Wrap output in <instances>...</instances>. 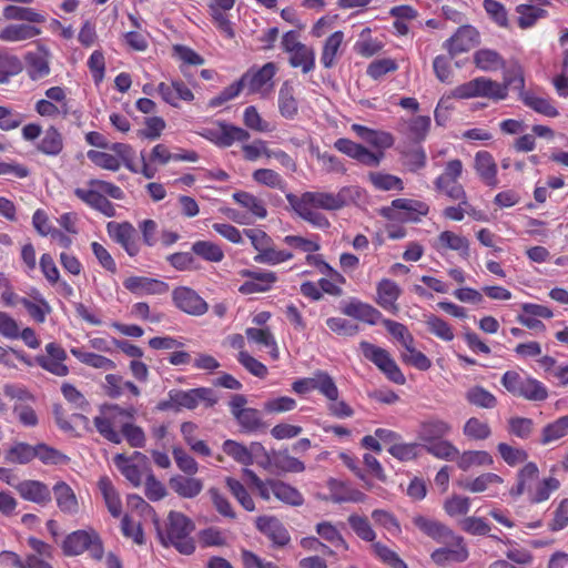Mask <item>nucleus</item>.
Masks as SVG:
<instances>
[{
	"label": "nucleus",
	"instance_id": "36",
	"mask_svg": "<svg viewBox=\"0 0 568 568\" xmlns=\"http://www.w3.org/2000/svg\"><path fill=\"white\" fill-rule=\"evenodd\" d=\"M566 435H568V415L559 417L555 422L546 425L541 430L540 443L542 445H548L561 439Z\"/></svg>",
	"mask_w": 568,
	"mask_h": 568
},
{
	"label": "nucleus",
	"instance_id": "28",
	"mask_svg": "<svg viewBox=\"0 0 568 568\" xmlns=\"http://www.w3.org/2000/svg\"><path fill=\"white\" fill-rule=\"evenodd\" d=\"M278 110L285 119H294L298 113V102L294 95V88L284 82L278 91Z\"/></svg>",
	"mask_w": 568,
	"mask_h": 568
},
{
	"label": "nucleus",
	"instance_id": "12",
	"mask_svg": "<svg viewBox=\"0 0 568 568\" xmlns=\"http://www.w3.org/2000/svg\"><path fill=\"white\" fill-rule=\"evenodd\" d=\"M123 285L135 295H162L169 292L168 283L144 276L128 277Z\"/></svg>",
	"mask_w": 568,
	"mask_h": 568
},
{
	"label": "nucleus",
	"instance_id": "52",
	"mask_svg": "<svg viewBox=\"0 0 568 568\" xmlns=\"http://www.w3.org/2000/svg\"><path fill=\"white\" fill-rule=\"evenodd\" d=\"M474 62L477 68L484 71H494L504 63L503 58L494 50L481 49L474 55Z\"/></svg>",
	"mask_w": 568,
	"mask_h": 568
},
{
	"label": "nucleus",
	"instance_id": "35",
	"mask_svg": "<svg viewBox=\"0 0 568 568\" xmlns=\"http://www.w3.org/2000/svg\"><path fill=\"white\" fill-rule=\"evenodd\" d=\"M3 17L7 20H21L31 23H42L45 21V17L34 9L18 6H7L3 9Z\"/></svg>",
	"mask_w": 568,
	"mask_h": 568
},
{
	"label": "nucleus",
	"instance_id": "1",
	"mask_svg": "<svg viewBox=\"0 0 568 568\" xmlns=\"http://www.w3.org/2000/svg\"><path fill=\"white\" fill-rule=\"evenodd\" d=\"M194 523L184 514L170 511L166 521V530H159V538L164 547H174L180 554L190 556L195 551V541L191 537L194 531Z\"/></svg>",
	"mask_w": 568,
	"mask_h": 568
},
{
	"label": "nucleus",
	"instance_id": "18",
	"mask_svg": "<svg viewBox=\"0 0 568 568\" xmlns=\"http://www.w3.org/2000/svg\"><path fill=\"white\" fill-rule=\"evenodd\" d=\"M50 52L42 45L26 55L28 73L32 80H40L50 73Z\"/></svg>",
	"mask_w": 568,
	"mask_h": 568
},
{
	"label": "nucleus",
	"instance_id": "44",
	"mask_svg": "<svg viewBox=\"0 0 568 568\" xmlns=\"http://www.w3.org/2000/svg\"><path fill=\"white\" fill-rule=\"evenodd\" d=\"M404 164L412 172H416L426 165V153L423 148L415 143V145L404 146L402 150Z\"/></svg>",
	"mask_w": 568,
	"mask_h": 568
},
{
	"label": "nucleus",
	"instance_id": "30",
	"mask_svg": "<svg viewBox=\"0 0 568 568\" xmlns=\"http://www.w3.org/2000/svg\"><path fill=\"white\" fill-rule=\"evenodd\" d=\"M465 398L470 405L483 409H493L498 404L496 396L479 385L469 387Z\"/></svg>",
	"mask_w": 568,
	"mask_h": 568
},
{
	"label": "nucleus",
	"instance_id": "53",
	"mask_svg": "<svg viewBox=\"0 0 568 568\" xmlns=\"http://www.w3.org/2000/svg\"><path fill=\"white\" fill-rule=\"evenodd\" d=\"M36 458H39L45 465H63L70 460L67 455L43 443L36 445Z\"/></svg>",
	"mask_w": 568,
	"mask_h": 568
},
{
	"label": "nucleus",
	"instance_id": "58",
	"mask_svg": "<svg viewBox=\"0 0 568 568\" xmlns=\"http://www.w3.org/2000/svg\"><path fill=\"white\" fill-rule=\"evenodd\" d=\"M235 419L245 433L256 432L263 426L260 412L255 408H247L246 410L239 412Z\"/></svg>",
	"mask_w": 568,
	"mask_h": 568
},
{
	"label": "nucleus",
	"instance_id": "42",
	"mask_svg": "<svg viewBox=\"0 0 568 568\" xmlns=\"http://www.w3.org/2000/svg\"><path fill=\"white\" fill-rule=\"evenodd\" d=\"M343 40L344 34L342 31H336L326 39L321 57V62L325 68H332L334 65L336 54Z\"/></svg>",
	"mask_w": 568,
	"mask_h": 568
},
{
	"label": "nucleus",
	"instance_id": "7",
	"mask_svg": "<svg viewBox=\"0 0 568 568\" xmlns=\"http://www.w3.org/2000/svg\"><path fill=\"white\" fill-rule=\"evenodd\" d=\"M172 300L180 311L189 315L201 316L209 310L207 303L190 287L180 286L174 288Z\"/></svg>",
	"mask_w": 568,
	"mask_h": 568
},
{
	"label": "nucleus",
	"instance_id": "27",
	"mask_svg": "<svg viewBox=\"0 0 568 568\" xmlns=\"http://www.w3.org/2000/svg\"><path fill=\"white\" fill-rule=\"evenodd\" d=\"M268 485L273 495L281 501L291 506H301L304 503L302 494L293 486L281 481L270 479Z\"/></svg>",
	"mask_w": 568,
	"mask_h": 568
},
{
	"label": "nucleus",
	"instance_id": "23",
	"mask_svg": "<svg viewBox=\"0 0 568 568\" xmlns=\"http://www.w3.org/2000/svg\"><path fill=\"white\" fill-rule=\"evenodd\" d=\"M475 170L480 176L483 182L488 186H496L497 181V165L493 155L487 151H480L475 155Z\"/></svg>",
	"mask_w": 568,
	"mask_h": 568
},
{
	"label": "nucleus",
	"instance_id": "47",
	"mask_svg": "<svg viewBox=\"0 0 568 568\" xmlns=\"http://www.w3.org/2000/svg\"><path fill=\"white\" fill-rule=\"evenodd\" d=\"M222 449L227 456L242 465L253 464L252 452H248V448L239 442L227 439L223 443Z\"/></svg>",
	"mask_w": 568,
	"mask_h": 568
},
{
	"label": "nucleus",
	"instance_id": "6",
	"mask_svg": "<svg viewBox=\"0 0 568 568\" xmlns=\"http://www.w3.org/2000/svg\"><path fill=\"white\" fill-rule=\"evenodd\" d=\"M169 397L176 408L194 409L200 403H204L207 407L216 404L217 398L214 390L206 387L193 388L190 390H170Z\"/></svg>",
	"mask_w": 568,
	"mask_h": 568
},
{
	"label": "nucleus",
	"instance_id": "39",
	"mask_svg": "<svg viewBox=\"0 0 568 568\" xmlns=\"http://www.w3.org/2000/svg\"><path fill=\"white\" fill-rule=\"evenodd\" d=\"M288 61L293 68H301L303 73H308L315 67V52L305 44L304 47H298L295 52L291 53Z\"/></svg>",
	"mask_w": 568,
	"mask_h": 568
},
{
	"label": "nucleus",
	"instance_id": "56",
	"mask_svg": "<svg viewBox=\"0 0 568 568\" xmlns=\"http://www.w3.org/2000/svg\"><path fill=\"white\" fill-rule=\"evenodd\" d=\"M518 17V24L521 29L530 28L536 21L542 18L546 11L541 8L531 4H519L516 8Z\"/></svg>",
	"mask_w": 568,
	"mask_h": 568
},
{
	"label": "nucleus",
	"instance_id": "25",
	"mask_svg": "<svg viewBox=\"0 0 568 568\" xmlns=\"http://www.w3.org/2000/svg\"><path fill=\"white\" fill-rule=\"evenodd\" d=\"M53 494L59 509L69 515H74L79 511L78 498L73 489L64 481H58L53 486Z\"/></svg>",
	"mask_w": 568,
	"mask_h": 568
},
{
	"label": "nucleus",
	"instance_id": "20",
	"mask_svg": "<svg viewBox=\"0 0 568 568\" xmlns=\"http://www.w3.org/2000/svg\"><path fill=\"white\" fill-rule=\"evenodd\" d=\"M20 496L29 501L44 505L51 500V494L47 485L38 480H23L16 485Z\"/></svg>",
	"mask_w": 568,
	"mask_h": 568
},
{
	"label": "nucleus",
	"instance_id": "46",
	"mask_svg": "<svg viewBox=\"0 0 568 568\" xmlns=\"http://www.w3.org/2000/svg\"><path fill=\"white\" fill-rule=\"evenodd\" d=\"M192 252L209 262H221L224 258L222 248L210 241H197L192 245Z\"/></svg>",
	"mask_w": 568,
	"mask_h": 568
},
{
	"label": "nucleus",
	"instance_id": "37",
	"mask_svg": "<svg viewBox=\"0 0 568 568\" xmlns=\"http://www.w3.org/2000/svg\"><path fill=\"white\" fill-rule=\"evenodd\" d=\"M435 187L437 191L445 193L449 199L459 200L464 206H469L465 190L457 181L446 179V176H438L435 181Z\"/></svg>",
	"mask_w": 568,
	"mask_h": 568
},
{
	"label": "nucleus",
	"instance_id": "63",
	"mask_svg": "<svg viewBox=\"0 0 568 568\" xmlns=\"http://www.w3.org/2000/svg\"><path fill=\"white\" fill-rule=\"evenodd\" d=\"M361 349L364 356L372 361L379 369H382V367L392 358L386 349L375 346L368 342H362Z\"/></svg>",
	"mask_w": 568,
	"mask_h": 568
},
{
	"label": "nucleus",
	"instance_id": "21",
	"mask_svg": "<svg viewBox=\"0 0 568 568\" xmlns=\"http://www.w3.org/2000/svg\"><path fill=\"white\" fill-rule=\"evenodd\" d=\"M276 65L273 62L265 63L258 70H250L242 75L245 87L248 88L250 92L255 93L262 91V89L271 82L276 73Z\"/></svg>",
	"mask_w": 568,
	"mask_h": 568
},
{
	"label": "nucleus",
	"instance_id": "48",
	"mask_svg": "<svg viewBox=\"0 0 568 568\" xmlns=\"http://www.w3.org/2000/svg\"><path fill=\"white\" fill-rule=\"evenodd\" d=\"M71 353L83 364H87L94 368L104 371H112L115 368V363L110 358L95 353H85L78 348H72Z\"/></svg>",
	"mask_w": 568,
	"mask_h": 568
},
{
	"label": "nucleus",
	"instance_id": "10",
	"mask_svg": "<svg viewBox=\"0 0 568 568\" xmlns=\"http://www.w3.org/2000/svg\"><path fill=\"white\" fill-rule=\"evenodd\" d=\"M241 275L250 278L240 286L239 291L242 294L267 292L277 280L276 274L270 271L243 270Z\"/></svg>",
	"mask_w": 568,
	"mask_h": 568
},
{
	"label": "nucleus",
	"instance_id": "16",
	"mask_svg": "<svg viewBox=\"0 0 568 568\" xmlns=\"http://www.w3.org/2000/svg\"><path fill=\"white\" fill-rule=\"evenodd\" d=\"M74 194L90 207L101 212L108 217L115 215L113 204L102 194L98 187L74 190Z\"/></svg>",
	"mask_w": 568,
	"mask_h": 568
},
{
	"label": "nucleus",
	"instance_id": "24",
	"mask_svg": "<svg viewBox=\"0 0 568 568\" xmlns=\"http://www.w3.org/2000/svg\"><path fill=\"white\" fill-rule=\"evenodd\" d=\"M267 465H272L284 473H302L305 470L304 463L291 456L287 449L271 450L267 455Z\"/></svg>",
	"mask_w": 568,
	"mask_h": 568
},
{
	"label": "nucleus",
	"instance_id": "57",
	"mask_svg": "<svg viewBox=\"0 0 568 568\" xmlns=\"http://www.w3.org/2000/svg\"><path fill=\"white\" fill-rule=\"evenodd\" d=\"M558 487L559 481L554 477L539 479L532 491L528 495L529 500L531 503H541L547 500L550 496V493L556 490Z\"/></svg>",
	"mask_w": 568,
	"mask_h": 568
},
{
	"label": "nucleus",
	"instance_id": "19",
	"mask_svg": "<svg viewBox=\"0 0 568 568\" xmlns=\"http://www.w3.org/2000/svg\"><path fill=\"white\" fill-rule=\"evenodd\" d=\"M539 480V469L535 463H527L517 474V485L514 486L509 494L517 498L525 493L528 495L532 491L535 485Z\"/></svg>",
	"mask_w": 568,
	"mask_h": 568
},
{
	"label": "nucleus",
	"instance_id": "4",
	"mask_svg": "<svg viewBox=\"0 0 568 568\" xmlns=\"http://www.w3.org/2000/svg\"><path fill=\"white\" fill-rule=\"evenodd\" d=\"M452 94L457 99L484 97L494 100H503L506 98V85L480 77L456 87Z\"/></svg>",
	"mask_w": 568,
	"mask_h": 568
},
{
	"label": "nucleus",
	"instance_id": "55",
	"mask_svg": "<svg viewBox=\"0 0 568 568\" xmlns=\"http://www.w3.org/2000/svg\"><path fill=\"white\" fill-rule=\"evenodd\" d=\"M250 136V133L242 128L224 124L222 125L221 134L217 138V144L221 146H230L235 141H247Z\"/></svg>",
	"mask_w": 568,
	"mask_h": 568
},
{
	"label": "nucleus",
	"instance_id": "43",
	"mask_svg": "<svg viewBox=\"0 0 568 568\" xmlns=\"http://www.w3.org/2000/svg\"><path fill=\"white\" fill-rule=\"evenodd\" d=\"M493 457L484 450H468L464 452L462 455H458L457 465L460 469L467 470L471 466H484L491 465Z\"/></svg>",
	"mask_w": 568,
	"mask_h": 568
},
{
	"label": "nucleus",
	"instance_id": "49",
	"mask_svg": "<svg viewBox=\"0 0 568 568\" xmlns=\"http://www.w3.org/2000/svg\"><path fill=\"white\" fill-rule=\"evenodd\" d=\"M22 70L21 61L6 51L0 50V83H7L12 75Z\"/></svg>",
	"mask_w": 568,
	"mask_h": 568
},
{
	"label": "nucleus",
	"instance_id": "29",
	"mask_svg": "<svg viewBox=\"0 0 568 568\" xmlns=\"http://www.w3.org/2000/svg\"><path fill=\"white\" fill-rule=\"evenodd\" d=\"M99 489L104 498L109 513L118 518L122 513L120 496L109 477H101L98 483Z\"/></svg>",
	"mask_w": 568,
	"mask_h": 568
},
{
	"label": "nucleus",
	"instance_id": "61",
	"mask_svg": "<svg viewBox=\"0 0 568 568\" xmlns=\"http://www.w3.org/2000/svg\"><path fill=\"white\" fill-rule=\"evenodd\" d=\"M225 481L226 486L241 506L247 511H253L255 509V504L246 488L239 480L231 477H227Z\"/></svg>",
	"mask_w": 568,
	"mask_h": 568
},
{
	"label": "nucleus",
	"instance_id": "60",
	"mask_svg": "<svg viewBox=\"0 0 568 568\" xmlns=\"http://www.w3.org/2000/svg\"><path fill=\"white\" fill-rule=\"evenodd\" d=\"M425 449L433 456L452 460L459 455L458 449L448 440L438 439L428 445H424Z\"/></svg>",
	"mask_w": 568,
	"mask_h": 568
},
{
	"label": "nucleus",
	"instance_id": "38",
	"mask_svg": "<svg viewBox=\"0 0 568 568\" xmlns=\"http://www.w3.org/2000/svg\"><path fill=\"white\" fill-rule=\"evenodd\" d=\"M313 389L318 390L322 395H324L328 400H335L338 398V388L334 382V379L323 371H317L313 375Z\"/></svg>",
	"mask_w": 568,
	"mask_h": 568
},
{
	"label": "nucleus",
	"instance_id": "59",
	"mask_svg": "<svg viewBox=\"0 0 568 568\" xmlns=\"http://www.w3.org/2000/svg\"><path fill=\"white\" fill-rule=\"evenodd\" d=\"M507 430L520 439H527L532 434L534 422L527 417H511L507 422Z\"/></svg>",
	"mask_w": 568,
	"mask_h": 568
},
{
	"label": "nucleus",
	"instance_id": "22",
	"mask_svg": "<svg viewBox=\"0 0 568 568\" xmlns=\"http://www.w3.org/2000/svg\"><path fill=\"white\" fill-rule=\"evenodd\" d=\"M169 486L182 498H194L202 491L203 481L193 475H175L170 478Z\"/></svg>",
	"mask_w": 568,
	"mask_h": 568
},
{
	"label": "nucleus",
	"instance_id": "62",
	"mask_svg": "<svg viewBox=\"0 0 568 568\" xmlns=\"http://www.w3.org/2000/svg\"><path fill=\"white\" fill-rule=\"evenodd\" d=\"M348 524L355 534L363 540L374 541L376 534L373 530L368 519L358 515H351L348 517Z\"/></svg>",
	"mask_w": 568,
	"mask_h": 568
},
{
	"label": "nucleus",
	"instance_id": "15",
	"mask_svg": "<svg viewBox=\"0 0 568 568\" xmlns=\"http://www.w3.org/2000/svg\"><path fill=\"white\" fill-rule=\"evenodd\" d=\"M413 523L425 535L439 542H450V539L459 537L446 525L424 516H415Z\"/></svg>",
	"mask_w": 568,
	"mask_h": 568
},
{
	"label": "nucleus",
	"instance_id": "8",
	"mask_svg": "<svg viewBox=\"0 0 568 568\" xmlns=\"http://www.w3.org/2000/svg\"><path fill=\"white\" fill-rule=\"evenodd\" d=\"M345 190L338 193L329 192H304L297 200L311 205L314 209L337 211L346 205Z\"/></svg>",
	"mask_w": 568,
	"mask_h": 568
},
{
	"label": "nucleus",
	"instance_id": "41",
	"mask_svg": "<svg viewBox=\"0 0 568 568\" xmlns=\"http://www.w3.org/2000/svg\"><path fill=\"white\" fill-rule=\"evenodd\" d=\"M233 199L236 203L248 210L256 217H266L267 210L265 209L263 201L257 199L255 195L241 191L234 193Z\"/></svg>",
	"mask_w": 568,
	"mask_h": 568
},
{
	"label": "nucleus",
	"instance_id": "5",
	"mask_svg": "<svg viewBox=\"0 0 568 568\" xmlns=\"http://www.w3.org/2000/svg\"><path fill=\"white\" fill-rule=\"evenodd\" d=\"M428 211L429 207L424 202L397 199L394 200L389 206L382 207L381 214L390 221L417 222L419 221V216L426 215Z\"/></svg>",
	"mask_w": 568,
	"mask_h": 568
},
{
	"label": "nucleus",
	"instance_id": "13",
	"mask_svg": "<svg viewBox=\"0 0 568 568\" xmlns=\"http://www.w3.org/2000/svg\"><path fill=\"white\" fill-rule=\"evenodd\" d=\"M477 43V30L470 26H463L445 42V48L448 50L449 55L455 57L458 53L470 50Z\"/></svg>",
	"mask_w": 568,
	"mask_h": 568
},
{
	"label": "nucleus",
	"instance_id": "2",
	"mask_svg": "<svg viewBox=\"0 0 568 568\" xmlns=\"http://www.w3.org/2000/svg\"><path fill=\"white\" fill-rule=\"evenodd\" d=\"M501 385L515 397L530 402H542L548 397L546 386L529 376H521L516 371H507L501 377Z\"/></svg>",
	"mask_w": 568,
	"mask_h": 568
},
{
	"label": "nucleus",
	"instance_id": "45",
	"mask_svg": "<svg viewBox=\"0 0 568 568\" xmlns=\"http://www.w3.org/2000/svg\"><path fill=\"white\" fill-rule=\"evenodd\" d=\"M130 458L124 454H118L114 457V464L122 473V475L134 486L139 487L142 484V471L134 464H130Z\"/></svg>",
	"mask_w": 568,
	"mask_h": 568
},
{
	"label": "nucleus",
	"instance_id": "3",
	"mask_svg": "<svg viewBox=\"0 0 568 568\" xmlns=\"http://www.w3.org/2000/svg\"><path fill=\"white\" fill-rule=\"evenodd\" d=\"M62 549L67 556H79L89 551L90 556L100 560L103 557L104 549L99 534L93 529L75 530L69 534L62 544Z\"/></svg>",
	"mask_w": 568,
	"mask_h": 568
},
{
	"label": "nucleus",
	"instance_id": "9",
	"mask_svg": "<svg viewBox=\"0 0 568 568\" xmlns=\"http://www.w3.org/2000/svg\"><path fill=\"white\" fill-rule=\"evenodd\" d=\"M256 527L272 541L274 547H285L291 541L288 530L276 517L261 516L256 519Z\"/></svg>",
	"mask_w": 568,
	"mask_h": 568
},
{
	"label": "nucleus",
	"instance_id": "31",
	"mask_svg": "<svg viewBox=\"0 0 568 568\" xmlns=\"http://www.w3.org/2000/svg\"><path fill=\"white\" fill-rule=\"evenodd\" d=\"M38 150L47 155H59L63 150L62 134L54 126L48 128L38 144Z\"/></svg>",
	"mask_w": 568,
	"mask_h": 568
},
{
	"label": "nucleus",
	"instance_id": "50",
	"mask_svg": "<svg viewBox=\"0 0 568 568\" xmlns=\"http://www.w3.org/2000/svg\"><path fill=\"white\" fill-rule=\"evenodd\" d=\"M463 433L470 439L485 440L491 435V429L488 423L483 422L477 417H470L466 420Z\"/></svg>",
	"mask_w": 568,
	"mask_h": 568
},
{
	"label": "nucleus",
	"instance_id": "11",
	"mask_svg": "<svg viewBox=\"0 0 568 568\" xmlns=\"http://www.w3.org/2000/svg\"><path fill=\"white\" fill-rule=\"evenodd\" d=\"M446 544L449 547L438 548L430 555L436 565L444 566L448 561L464 562L468 559L469 552L462 536L450 539V542Z\"/></svg>",
	"mask_w": 568,
	"mask_h": 568
},
{
	"label": "nucleus",
	"instance_id": "33",
	"mask_svg": "<svg viewBox=\"0 0 568 568\" xmlns=\"http://www.w3.org/2000/svg\"><path fill=\"white\" fill-rule=\"evenodd\" d=\"M36 458V446L19 442L11 446L4 456L10 464H28Z\"/></svg>",
	"mask_w": 568,
	"mask_h": 568
},
{
	"label": "nucleus",
	"instance_id": "51",
	"mask_svg": "<svg viewBox=\"0 0 568 568\" xmlns=\"http://www.w3.org/2000/svg\"><path fill=\"white\" fill-rule=\"evenodd\" d=\"M503 478L497 474L486 473L473 480L460 481L459 486L463 489L469 490L471 493H481L485 491L490 485L503 484Z\"/></svg>",
	"mask_w": 568,
	"mask_h": 568
},
{
	"label": "nucleus",
	"instance_id": "64",
	"mask_svg": "<svg viewBox=\"0 0 568 568\" xmlns=\"http://www.w3.org/2000/svg\"><path fill=\"white\" fill-rule=\"evenodd\" d=\"M374 554L386 565L392 568H407V565L398 557V555L381 542H373Z\"/></svg>",
	"mask_w": 568,
	"mask_h": 568
},
{
	"label": "nucleus",
	"instance_id": "34",
	"mask_svg": "<svg viewBox=\"0 0 568 568\" xmlns=\"http://www.w3.org/2000/svg\"><path fill=\"white\" fill-rule=\"evenodd\" d=\"M343 312L348 316L367 322L369 324H375L381 317L379 311L368 304L361 302L349 303L345 306Z\"/></svg>",
	"mask_w": 568,
	"mask_h": 568
},
{
	"label": "nucleus",
	"instance_id": "54",
	"mask_svg": "<svg viewBox=\"0 0 568 568\" xmlns=\"http://www.w3.org/2000/svg\"><path fill=\"white\" fill-rule=\"evenodd\" d=\"M430 126V119L426 115H419L414 119H412L407 126V138L418 144L420 141H423L429 130Z\"/></svg>",
	"mask_w": 568,
	"mask_h": 568
},
{
	"label": "nucleus",
	"instance_id": "17",
	"mask_svg": "<svg viewBox=\"0 0 568 568\" xmlns=\"http://www.w3.org/2000/svg\"><path fill=\"white\" fill-rule=\"evenodd\" d=\"M286 200L294 210V212L304 221L308 222L313 226L317 229H327L329 227L331 223L328 219L320 213L318 211L314 210L311 205L303 203L302 201L297 200V196L288 193L286 194Z\"/></svg>",
	"mask_w": 568,
	"mask_h": 568
},
{
	"label": "nucleus",
	"instance_id": "26",
	"mask_svg": "<svg viewBox=\"0 0 568 568\" xmlns=\"http://www.w3.org/2000/svg\"><path fill=\"white\" fill-rule=\"evenodd\" d=\"M400 295L399 286L387 278L382 280L377 285V303L385 310L397 311L396 301Z\"/></svg>",
	"mask_w": 568,
	"mask_h": 568
},
{
	"label": "nucleus",
	"instance_id": "14",
	"mask_svg": "<svg viewBox=\"0 0 568 568\" xmlns=\"http://www.w3.org/2000/svg\"><path fill=\"white\" fill-rule=\"evenodd\" d=\"M452 430V426L439 418H428L419 423L417 429V438L428 445L435 440L444 438Z\"/></svg>",
	"mask_w": 568,
	"mask_h": 568
},
{
	"label": "nucleus",
	"instance_id": "32",
	"mask_svg": "<svg viewBox=\"0 0 568 568\" xmlns=\"http://www.w3.org/2000/svg\"><path fill=\"white\" fill-rule=\"evenodd\" d=\"M41 33L40 29L28 24H10L0 32V40L16 42L31 39Z\"/></svg>",
	"mask_w": 568,
	"mask_h": 568
},
{
	"label": "nucleus",
	"instance_id": "40",
	"mask_svg": "<svg viewBox=\"0 0 568 568\" xmlns=\"http://www.w3.org/2000/svg\"><path fill=\"white\" fill-rule=\"evenodd\" d=\"M438 243L442 247L458 251L465 258L469 256V242L466 237L450 231H444L438 235Z\"/></svg>",
	"mask_w": 568,
	"mask_h": 568
}]
</instances>
